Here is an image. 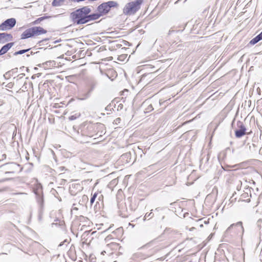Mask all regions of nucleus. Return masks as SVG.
<instances>
[{"instance_id": "obj_1", "label": "nucleus", "mask_w": 262, "mask_h": 262, "mask_svg": "<svg viewBox=\"0 0 262 262\" xmlns=\"http://www.w3.org/2000/svg\"><path fill=\"white\" fill-rule=\"evenodd\" d=\"M92 11L89 6H84L79 8L71 14V16L74 23L82 25L86 23L88 14Z\"/></svg>"}, {"instance_id": "obj_2", "label": "nucleus", "mask_w": 262, "mask_h": 262, "mask_svg": "<svg viewBox=\"0 0 262 262\" xmlns=\"http://www.w3.org/2000/svg\"><path fill=\"white\" fill-rule=\"evenodd\" d=\"M144 0H136L127 3L123 9V13L125 15H134L141 8Z\"/></svg>"}, {"instance_id": "obj_3", "label": "nucleus", "mask_w": 262, "mask_h": 262, "mask_svg": "<svg viewBox=\"0 0 262 262\" xmlns=\"http://www.w3.org/2000/svg\"><path fill=\"white\" fill-rule=\"evenodd\" d=\"M118 3L116 1H110L99 5L97 8L98 12L101 16L106 15L110 11L112 8H118Z\"/></svg>"}, {"instance_id": "obj_4", "label": "nucleus", "mask_w": 262, "mask_h": 262, "mask_svg": "<svg viewBox=\"0 0 262 262\" xmlns=\"http://www.w3.org/2000/svg\"><path fill=\"white\" fill-rule=\"evenodd\" d=\"M47 31L40 27H33L26 30L21 35V39H27L34 36L45 34Z\"/></svg>"}, {"instance_id": "obj_5", "label": "nucleus", "mask_w": 262, "mask_h": 262, "mask_svg": "<svg viewBox=\"0 0 262 262\" xmlns=\"http://www.w3.org/2000/svg\"><path fill=\"white\" fill-rule=\"evenodd\" d=\"M245 230L241 221L231 224L226 230L225 234L233 232L242 238Z\"/></svg>"}, {"instance_id": "obj_6", "label": "nucleus", "mask_w": 262, "mask_h": 262, "mask_svg": "<svg viewBox=\"0 0 262 262\" xmlns=\"http://www.w3.org/2000/svg\"><path fill=\"white\" fill-rule=\"evenodd\" d=\"M16 24V20L15 18H11L6 19L0 25V30H5L7 29H11Z\"/></svg>"}, {"instance_id": "obj_7", "label": "nucleus", "mask_w": 262, "mask_h": 262, "mask_svg": "<svg viewBox=\"0 0 262 262\" xmlns=\"http://www.w3.org/2000/svg\"><path fill=\"white\" fill-rule=\"evenodd\" d=\"M237 126L238 128L235 131V135L236 138H239L246 134V128L243 123L240 121L237 122Z\"/></svg>"}, {"instance_id": "obj_8", "label": "nucleus", "mask_w": 262, "mask_h": 262, "mask_svg": "<svg viewBox=\"0 0 262 262\" xmlns=\"http://www.w3.org/2000/svg\"><path fill=\"white\" fill-rule=\"evenodd\" d=\"M96 85L97 82L96 81H92L90 83L91 88L89 89V90L86 93L79 94V99L80 100H83L89 98L91 96L92 92L93 91Z\"/></svg>"}, {"instance_id": "obj_9", "label": "nucleus", "mask_w": 262, "mask_h": 262, "mask_svg": "<svg viewBox=\"0 0 262 262\" xmlns=\"http://www.w3.org/2000/svg\"><path fill=\"white\" fill-rule=\"evenodd\" d=\"M34 193L36 195V198L38 203L40 205H41L43 202L41 186H37L36 188L34 190Z\"/></svg>"}, {"instance_id": "obj_10", "label": "nucleus", "mask_w": 262, "mask_h": 262, "mask_svg": "<svg viewBox=\"0 0 262 262\" xmlns=\"http://www.w3.org/2000/svg\"><path fill=\"white\" fill-rule=\"evenodd\" d=\"M13 36L11 34L7 33H0V43H4L12 40Z\"/></svg>"}, {"instance_id": "obj_11", "label": "nucleus", "mask_w": 262, "mask_h": 262, "mask_svg": "<svg viewBox=\"0 0 262 262\" xmlns=\"http://www.w3.org/2000/svg\"><path fill=\"white\" fill-rule=\"evenodd\" d=\"M14 43L13 42L8 43L3 46L0 49V56L3 55L6 53L9 49L11 48L14 45Z\"/></svg>"}, {"instance_id": "obj_12", "label": "nucleus", "mask_w": 262, "mask_h": 262, "mask_svg": "<svg viewBox=\"0 0 262 262\" xmlns=\"http://www.w3.org/2000/svg\"><path fill=\"white\" fill-rule=\"evenodd\" d=\"M101 16L98 12L94 13L92 14L89 13L88 14L86 23L91 21L97 20Z\"/></svg>"}, {"instance_id": "obj_13", "label": "nucleus", "mask_w": 262, "mask_h": 262, "mask_svg": "<svg viewBox=\"0 0 262 262\" xmlns=\"http://www.w3.org/2000/svg\"><path fill=\"white\" fill-rule=\"evenodd\" d=\"M121 159L122 160H125L126 163H129L130 162L131 160V154L130 152H126L125 154H123L121 156Z\"/></svg>"}, {"instance_id": "obj_14", "label": "nucleus", "mask_w": 262, "mask_h": 262, "mask_svg": "<svg viewBox=\"0 0 262 262\" xmlns=\"http://www.w3.org/2000/svg\"><path fill=\"white\" fill-rule=\"evenodd\" d=\"M30 49H31L30 48H29L27 49L20 50H19L18 51L14 52L13 55L14 56H16L18 55H21L23 54H24V53L28 52L29 51H30Z\"/></svg>"}, {"instance_id": "obj_15", "label": "nucleus", "mask_w": 262, "mask_h": 262, "mask_svg": "<svg viewBox=\"0 0 262 262\" xmlns=\"http://www.w3.org/2000/svg\"><path fill=\"white\" fill-rule=\"evenodd\" d=\"M64 0H53L52 5L53 6L57 7L61 5Z\"/></svg>"}, {"instance_id": "obj_16", "label": "nucleus", "mask_w": 262, "mask_h": 262, "mask_svg": "<svg viewBox=\"0 0 262 262\" xmlns=\"http://www.w3.org/2000/svg\"><path fill=\"white\" fill-rule=\"evenodd\" d=\"M17 69L16 68V69H12L11 71H8L4 75V77L5 79H9L11 76H12L11 75V72H13V71L15 70H17Z\"/></svg>"}, {"instance_id": "obj_17", "label": "nucleus", "mask_w": 262, "mask_h": 262, "mask_svg": "<svg viewBox=\"0 0 262 262\" xmlns=\"http://www.w3.org/2000/svg\"><path fill=\"white\" fill-rule=\"evenodd\" d=\"M247 146H249V149L250 151H255L256 145L254 143H248Z\"/></svg>"}, {"instance_id": "obj_18", "label": "nucleus", "mask_w": 262, "mask_h": 262, "mask_svg": "<svg viewBox=\"0 0 262 262\" xmlns=\"http://www.w3.org/2000/svg\"><path fill=\"white\" fill-rule=\"evenodd\" d=\"M97 195H98V193L97 192H95L94 193L91 198V200H90V204H91V205H92V204L94 203V202H95V200H96V198H97Z\"/></svg>"}, {"instance_id": "obj_19", "label": "nucleus", "mask_w": 262, "mask_h": 262, "mask_svg": "<svg viewBox=\"0 0 262 262\" xmlns=\"http://www.w3.org/2000/svg\"><path fill=\"white\" fill-rule=\"evenodd\" d=\"M54 63V61H46L45 62V63H43V65L46 66V67H52L53 66Z\"/></svg>"}, {"instance_id": "obj_20", "label": "nucleus", "mask_w": 262, "mask_h": 262, "mask_svg": "<svg viewBox=\"0 0 262 262\" xmlns=\"http://www.w3.org/2000/svg\"><path fill=\"white\" fill-rule=\"evenodd\" d=\"M231 156V148L230 147H227L225 150V156L227 157Z\"/></svg>"}, {"instance_id": "obj_21", "label": "nucleus", "mask_w": 262, "mask_h": 262, "mask_svg": "<svg viewBox=\"0 0 262 262\" xmlns=\"http://www.w3.org/2000/svg\"><path fill=\"white\" fill-rule=\"evenodd\" d=\"M46 18V17L45 16H43V17H39L38 18V19H37L36 20H35L34 22H33V24H39L40 23V22L42 20H43V19H45V18Z\"/></svg>"}, {"instance_id": "obj_22", "label": "nucleus", "mask_w": 262, "mask_h": 262, "mask_svg": "<svg viewBox=\"0 0 262 262\" xmlns=\"http://www.w3.org/2000/svg\"><path fill=\"white\" fill-rule=\"evenodd\" d=\"M257 42V40H256V39L255 38V37H254L250 41L249 45H254Z\"/></svg>"}, {"instance_id": "obj_23", "label": "nucleus", "mask_w": 262, "mask_h": 262, "mask_svg": "<svg viewBox=\"0 0 262 262\" xmlns=\"http://www.w3.org/2000/svg\"><path fill=\"white\" fill-rule=\"evenodd\" d=\"M153 216H154V214L152 212H150L149 213H147L145 214L144 217L146 219V218L151 219L153 217Z\"/></svg>"}, {"instance_id": "obj_24", "label": "nucleus", "mask_w": 262, "mask_h": 262, "mask_svg": "<svg viewBox=\"0 0 262 262\" xmlns=\"http://www.w3.org/2000/svg\"><path fill=\"white\" fill-rule=\"evenodd\" d=\"M258 42L262 40V36L259 33L255 37Z\"/></svg>"}, {"instance_id": "obj_25", "label": "nucleus", "mask_w": 262, "mask_h": 262, "mask_svg": "<svg viewBox=\"0 0 262 262\" xmlns=\"http://www.w3.org/2000/svg\"><path fill=\"white\" fill-rule=\"evenodd\" d=\"M147 112H150L154 110L153 106L151 104H150L148 106L147 108L146 109Z\"/></svg>"}, {"instance_id": "obj_26", "label": "nucleus", "mask_w": 262, "mask_h": 262, "mask_svg": "<svg viewBox=\"0 0 262 262\" xmlns=\"http://www.w3.org/2000/svg\"><path fill=\"white\" fill-rule=\"evenodd\" d=\"M73 75H70L66 77V78L69 81L71 82V80L73 78Z\"/></svg>"}, {"instance_id": "obj_27", "label": "nucleus", "mask_w": 262, "mask_h": 262, "mask_svg": "<svg viewBox=\"0 0 262 262\" xmlns=\"http://www.w3.org/2000/svg\"><path fill=\"white\" fill-rule=\"evenodd\" d=\"M123 105L121 103H120L118 106L117 110L118 111L121 110L123 109Z\"/></svg>"}, {"instance_id": "obj_28", "label": "nucleus", "mask_w": 262, "mask_h": 262, "mask_svg": "<svg viewBox=\"0 0 262 262\" xmlns=\"http://www.w3.org/2000/svg\"><path fill=\"white\" fill-rule=\"evenodd\" d=\"M120 120L121 119L120 118H118L114 120V122H115L116 124H117L118 123L120 122Z\"/></svg>"}, {"instance_id": "obj_29", "label": "nucleus", "mask_w": 262, "mask_h": 262, "mask_svg": "<svg viewBox=\"0 0 262 262\" xmlns=\"http://www.w3.org/2000/svg\"><path fill=\"white\" fill-rule=\"evenodd\" d=\"M67 243H69V242L68 241V240L66 239H65L63 242L60 243L59 244V246H60H60H62L63 245V244H64V243H67Z\"/></svg>"}, {"instance_id": "obj_30", "label": "nucleus", "mask_w": 262, "mask_h": 262, "mask_svg": "<svg viewBox=\"0 0 262 262\" xmlns=\"http://www.w3.org/2000/svg\"><path fill=\"white\" fill-rule=\"evenodd\" d=\"M25 74L24 73H21L20 74H19L17 77H19V78H22L23 77H24V76H25Z\"/></svg>"}, {"instance_id": "obj_31", "label": "nucleus", "mask_w": 262, "mask_h": 262, "mask_svg": "<svg viewBox=\"0 0 262 262\" xmlns=\"http://www.w3.org/2000/svg\"><path fill=\"white\" fill-rule=\"evenodd\" d=\"M175 31L174 30H173L172 28H171L169 32H168V35H170L171 33H172L173 32H174Z\"/></svg>"}, {"instance_id": "obj_32", "label": "nucleus", "mask_w": 262, "mask_h": 262, "mask_svg": "<svg viewBox=\"0 0 262 262\" xmlns=\"http://www.w3.org/2000/svg\"><path fill=\"white\" fill-rule=\"evenodd\" d=\"M11 165H12L13 167H17L19 166V165H17L16 164V163H11Z\"/></svg>"}, {"instance_id": "obj_33", "label": "nucleus", "mask_w": 262, "mask_h": 262, "mask_svg": "<svg viewBox=\"0 0 262 262\" xmlns=\"http://www.w3.org/2000/svg\"><path fill=\"white\" fill-rule=\"evenodd\" d=\"M75 118H76V117H74V116H70V117H69V119H70V120H73L75 119Z\"/></svg>"}, {"instance_id": "obj_34", "label": "nucleus", "mask_w": 262, "mask_h": 262, "mask_svg": "<svg viewBox=\"0 0 262 262\" xmlns=\"http://www.w3.org/2000/svg\"><path fill=\"white\" fill-rule=\"evenodd\" d=\"M2 159H6V154L2 155Z\"/></svg>"}, {"instance_id": "obj_35", "label": "nucleus", "mask_w": 262, "mask_h": 262, "mask_svg": "<svg viewBox=\"0 0 262 262\" xmlns=\"http://www.w3.org/2000/svg\"><path fill=\"white\" fill-rule=\"evenodd\" d=\"M234 151H235V150H234V148H233V149H231V155L232 154H234Z\"/></svg>"}, {"instance_id": "obj_36", "label": "nucleus", "mask_w": 262, "mask_h": 262, "mask_svg": "<svg viewBox=\"0 0 262 262\" xmlns=\"http://www.w3.org/2000/svg\"><path fill=\"white\" fill-rule=\"evenodd\" d=\"M80 219H83L84 220H88V218L84 217V216H80Z\"/></svg>"}, {"instance_id": "obj_37", "label": "nucleus", "mask_w": 262, "mask_h": 262, "mask_svg": "<svg viewBox=\"0 0 262 262\" xmlns=\"http://www.w3.org/2000/svg\"><path fill=\"white\" fill-rule=\"evenodd\" d=\"M37 53H38V52H33L31 51V52H30V54H31V55H33V54H37Z\"/></svg>"}, {"instance_id": "obj_38", "label": "nucleus", "mask_w": 262, "mask_h": 262, "mask_svg": "<svg viewBox=\"0 0 262 262\" xmlns=\"http://www.w3.org/2000/svg\"><path fill=\"white\" fill-rule=\"evenodd\" d=\"M74 186L77 188H80V185L79 184H75Z\"/></svg>"}, {"instance_id": "obj_39", "label": "nucleus", "mask_w": 262, "mask_h": 262, "mask_svg": "<svg viewBox=\"0 0 262 262\" xmlns=\"http://www.w3.org/2000/svg\"><path fill=\"white\" fill-rule=\"evenodd\" d=\"M161 209H161V208H157L156 209V211H159L161 210Z\"/></svg>"}, {"instance_id": "obj_40", "label": "nucleus", "mask_w": 262, "mask_h": 262, "mask_svg": "<svg viewBox=\"0 0 262 262\" xmlns=\"http://www.w3.org/2000/svg\"><path fill=\"white\" fill-rule=\"evenodd\" d=\"M73 210H77L78 208H76V207H73Z\"/></svg>"}, {"instance_id": "obj_41", "label": "nucleus", "mask_w": 262, "mask_h": 262, "mask_svg": "<svg viewBox=\"0 0 262 262\" xmlns=\"http://www.w3.org/2000/svg\"><path fill=\"white\" fill-rule=\"evenodd\" d=\"M102 197V195H100V196L98 198V200L100 201V198Z\"/></svg>"}, {"instance_id": "obj_42", "label": "nucleus", "mask_w": 262, "mask_h": 262, "mask_svg": "<svg viewBox=\"0 0 262 262\" xmlns=\"http://www.w3.org/2000/svg\"><path fill=\"white\" fill-rule=\"evenodd\" d=\"M59 42V40H55L54 42L55 43H57V42Z\"/></svg>"}, {"instance_id": "obj_43", "label": "nucleus", "mask_w": 262, "mask_h": 262, "mask_svg": "<svg viewBox=\"0 0 262 262\" xmlns=\"http://www.w3.org/2000/svg\"><path fill=\"white\" fill-rule=\"evenodd\" d=\"M30 54H27V55H26V56H27V57H29L30 56Z\"/></svg>"}, {"instance_id": "obj_44", "label": "nucleus", "mask_w": 262, "mask_h": 262, "mask_svg": "<svg viewBox=\"0 0 262 262\" xmlns=\"http://www.w3.org/2000/svg\"><path fill=\"white\" fill-rule=\"evenodd\" d=\"M248 195V193H245V194H243V196H244V195Z\"/></svg>"}, {"instance_id": "obj_45", "label": "nucleus", "mask_w": 262, "mask_h": 262, "mask_svg": "<svg viewBox=\"0 0 262 262\" xmlns=\"http://www.w3.org/2000/svg\"><path fill=\"white\" fill-rule=\"evenodd\" d=\"M261 221H261V220H259L258 221V223H259L260 222H261Z\"/></svg>"}, {"instance_id": "obj_46", "label": "nucleus", "mask_w": 262, "mask_h": 262, "mask_svg": "<svg viewBox=\"0 0 262 262\" xmlns=\"http://www.w3.org/2000/svg\"><path fill=\"white\" fill-rule=\"evenodd\" d=\"M17 70V69L16 70H14L12 73L16 72Z\"/></svg>"}, {"instance_id": "obj_47", "label": "nucleus", "mask_w": 262, "mask_h": 262, "mask_svg": "<svg viewBox=\"0 0 262 262\" xmlns=\"http://www.w3.org/2000/svg\"><path fill=\"white\" fill-rule=\"evenodd\" d=\"M189 262H191V261H189Z\"/></svg>"}]
</instances>
